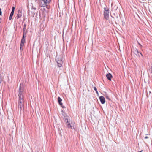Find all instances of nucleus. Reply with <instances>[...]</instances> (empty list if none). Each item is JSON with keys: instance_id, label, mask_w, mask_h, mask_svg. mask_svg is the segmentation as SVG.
Returning <instances> with one entry per match:
<instances>
[{"instance_id": "obj_11", "label": "nucleus", "mask_w": 152, "mask_h": 152, "mask_svg": "<svg viewBox=\"0 0 152 152\" xmlns=\"http://www.w3.org/2000/svg\"><path fill=\"white\" fill-rule=\"evenodd\" d=\"M134 53L136 55H139V54H140L142 56H143V55L140 52H139L137 49H136L134 50Z\"/></svg>"}, {"instance_id": "obj_4", "label": "nucleus", "mask_w": 152, "mask_h": 152, "mask_svg": "<svg viewBox=\"0 0 152 152\" xmlns=\"http://www.w3.org/2000/svg\"><path fill=\"white\" fill-rule=\"evenodd\" d=\"M109 10L107 8H104V18L108 20L109 19Z\"/></svg>"}, {"instance_id": "obj_19", "label": "nucleus", "mask_w": 152, "mask_h": 152, "mask_svg": "<svg viewBox=\"0 0 152 152\" xmlns=\"http://www.w3.org/2000/svg\"><path fill=\"white\" fill-rule=\"evenodd\" d=\"M94 89L95 91H96L97 90L96 88L95 87H94Z\"/></svg>"}, {"instance_id": "obj_1", "label": "nucleus", "mask_w": 152, "mask_h": 152, "mask_svg": "<svg viewBox=\"0 0 152 152\" xmlns=\"http://www.w3.org/2000/svg\"><path fill=\"white\" fill-rule=\"evenodd\" d=\"M24 86L23 83L20 84L18 92V96L20 98H23V91Z\"/></svg>"}, {"instance_id": "obj_7", "label": "nucleus", "mask_w": 152, "mask_h": 152, "mask_svg": "<svg viewBox=\"0 0 152 152\" xmlns=\"http://www.w3.org/2000/svg\"><path fill=\"white\" fill-rule=\"evenodd\" d=\"M22 16V11L19 10L18 11V14L17 16L15 18V19H18V18H21Z\"/></svg>"}, {"instance_id": "obj_2", "label": "nucleus", "mask_w": 152, "mask_h": 152, "mask_svg": "<svg viewBox=\"0 0 152 152\" xmlns=\"http://www.w3.org/2000/svg\"><path fill=\"white\" fill-rule=\"evenodd\" d=\"M51 1V0H39L38 1V4L41 7H47L48 4L50 3Z\"/></svg>"}, {"instance_id": "obj_21", "label": "nucleus", "mask_w": 152, "mask_h": 152, "mask_svg": "<svg viewBox=\"0 0 152 152\" xmlns=\"http://www.w3.org/2000/svg\"><path fill=\"white\" fill-rule=\"evenodd\" d=\"M150 72L152 73V66H151V68Z\"/></svg>"}, {"instance_id": "obj_17", "label": "nucleus", "mask_w": 152, "mask_h": 152, "mask_svg": "<svg viewBox=\"0 0 152 152\" xmlns=\"http://www.w3.org/2000/svg\"><path fill=\"white\" fill-rule=\"evenodd\" d=\"M12 10H14L15 11V7H12Z\"/></svg>"}, {"instance_id": "obj_8", "label": "nucleus", "mask_w": 152, "mask_h": 152, "mask_svg": "<svg viewBox=\"0 0 152 152\" xmlns=\"http://www.w3.org/2000/svg\"><path fill=\"white\" fill-rule=\"evenodd\" d=\"M65 121L66 122V124L67 125L68 127L69 128H71V129H72L73 127L71 126L69 123L68 122V119H65Z\"/></svg>"}, {"instance_id": "obj_5", "label": "nucleus", "mask_w": 152, "mask_h": 152, "mask_svg": "<svg viewBox=\"0 0 152 152\" xmlns=\"http://www.w3.org/2000/svg\"><path fill=\"white\" fill-rule=\"evenodd\" d=\"M26 37L24 36H23L22 38L21 39L20 45V50H22L23 48V47L24 46V43L25 42V37Z\"/></svg>"}, {"instance_id": "obj_26", "label": "nucleus", "mask_w": 152, "mask_h": 152, "mask_svg": "<svg viewBox=\"0 0 152 152\" xmlns=\"http://www.w3.org/2000/svg\"><path fill=\"white\" fill-rule=\"evenodd\" d=\"M140 54H139V55H137V56H140Z\"/></svg>"}, {"instance_id": "obj_22", "label": "nucleus", "mask_w": 152, "mask_h": 152, "mask_svg": "<svg viewBox=\"0 0 152 152\" xmlns=\"http://www.w3.org/2000/svg\"><path fill=\"white\" fill-rule=\"evenodd\" d=\"M1 14H2V12L1 11V9H0V15H1Z\"/></svg>"}, {"instance_id": "obj_3", "label": "nucleus", "mask_w": 152, "mask_h": 152, "mask_svg": "<svg viewBox=\"0 0 152 152\" xmlns=\"http://www.w3.org/2000/svg\"><path fill=\"white\" fill-rule=\"evenodd\" d=\"M24 104L23 98H19L18 102V108L20 109V112L23 110Z\"/></svg>"}, {"instance_id": "obj_10", "label": "nucleus", "mask_w": 152, "mask_h": 152, "mask_svg": "<svg viewBox=\"0 0 152 152\" xmlns=\"http://www.w3.org/2000/svg\"><path fill=\"white\" fill-rule=\"evenodd\" d=\"M106 76L109 80L111 81V78L112 77V76L110 73H109L107 74L106 75Z\"/></svg>"}, {"instance_id": "obj_14", "label": "nucleus", "mask_w": 152, "mask_h": 152, "mask_svg": "<svg viewBox=\"0 0 152 152\" xmlns=\"http://www.w3.org/2000/svg\"><path fill=\"white\" fill-rule=\"evenodd\" d=\"M13 14H10V16L9 18V19L10 20H11L12 19V17L13 16Z\"/></svg>"}, {"instance_id": "obj_24", "label": "nucleus", "mask_w": 152, "mask_h": 152, "mask_svg": "<svg viewBox=\"0 0 152 152\" xmlns=\"http://www.w3.org/2000/svg\"><path fill=\"white\" fill-rule=\"evenodd\" d=\"M96 91L97 94L98 95V91L97 90V91Z\"/></svg>"}, {"instance_id": "obj_6", "label": "nucleus", "mask_w": 152, "mask_h": 152, "mask_svg": "<svg viewBox=\"0 0 152 152\" xmlns=\"http://www.w3.org/2000/svg\"><path fill=\"white\" fill-rule=\"evenodd\" d=\"M58 64V66L59 67L61 66L63 64L62 60L58 58H57L56 59Z\"/></svg>"}, {"instance_id": "obj_27", "label": "nucleus", "mask_w": 152, "mask_h": 152, "mask_svg": "<svg viewBox=\"0 0 152 152\" xmlns=\"http://www.w3.org/2000/svg\"><path fill=\"white\" fill-rule=\"evenodd\" d=\"M111 16L112 17H113V18H114V17L112 15H111Z\"/></svg>"}, {"instance_id": "obj_30", "label": "nucleus", "mask_w": 152, "mask_h": 152, "mask_svg": "<svg viewBox=\"0 0 152 152\" xmlns=\"http://www.w3.org/2000/svg\"><path fill=\"white\" fill-rule=\"evenodd\" d=\"M116 8L117 9L118 8V7L117 6H116Z\"/></svg>"}, {"instance_id": "obj_16", "label": "nucleus", "mask_w": 152, "mask_h": 152, "mask_svg": "<svg viewBox=\"0 0 152 152\" xmlns=\"http://www.w3.org/2000/svg\"><path fill=\"white\" fill-rule=\"evenodd\" d=\"M24 28H23V31H25V29H26V25L25 24L24 25Z\"/></svg>"}, {"instance_id": "obj_13", "label": "nucleus", "mask_w": 152, "mask_h": 152, "mask_svg": "<svg viewBox=\"0 0 152 152\" xmlns=\"http://www.w3.org/2000/svg\"><path fill=\"white\" fill-rule=\"evenodd\" d=\"M120 17L119 15L117 14H116V18L117 19V20H118V19L119 18V17Z\"/></svg>"}, {"instance_id": "obj_28", "label": "nucleus", "mask_w": 152, "mask_h": 152, "mask_svg": "<svg viewBox=\"0 0 152 152\" xmlns=\"http://www.w3.org/2000/svg\"><path fill=\"white\" fill-rule=\"evenodd\" d=\"M33 9H34L35 10H36V8H33Z\"/></svg>"}, {"instance_id": "obj_15", "label": "nucleus", "mask_w": 152, "mask_h": 152, "mask_svg": "<svg viewBox=\"0 0 152 152\" xmlns=\"http://www.w3.org/2000/svg\"><path fill=\"white\" fill-rule=\"evenodd\" d=\"M105 97L106 99H107L109 100H110V98H109V96L107 94H106Z\"/></svg>"}, {"instance_id": "obj_20", "label": "nucleus", "mask_w": 152, "mask_h": 152, "mask_svg": "<svg viewBox=\"0 0 152 152\" xmlns=\"http://www.w3.org/2000/svg\"><path fill=\"white\" fill-rule=\"evenodd\" d=\"M26 34V33H25V31H23V36H25V34Z\"/></svg>"}, {"instance_id": "obj_18", "label": "nucleus", "mask_w": 152, "mask_h": 152, "mask_svg": "<svg viewBox=\"0 0 152 152\" xmlns=\"http://www.w3.org/2000/svg\"><path fill=\"white\" fill-rule=\"evenodd\" d=\"M14 11L12 10L10 14L13 15L14 13Z\"/></svg>"}, {"instance_id": "obj_23", "label": "nucleus", "mask_w": 152, "mask_h": 152, "mask_svg": "<svg viewBox=\"0 0 152 152\" xmlns=\"http://www.w3.org/2000/svg\"><path fill=\"white\" fill-rule=\"evenodd\" d=\"M116 14H117V13H113V15H114L116 17Z\"/></svg>"}, {"instance_id": "obj_9", "label": "nucleus", "mask_w": 152, "mask_h": 152, "mask_svg": "<svg viewBox=\"0 0 152 152\" xmlns=\"http://www.w3.org/2000/svg\"><path fill=\"white\" fill-rule=\"evenodd\" d=\"M99 99L102 104H104L105 102L104 98L103 96H100L99 97Z\"/></svg>"}, {"instance_id": "obj_25", "label": "nucleus", "mask_w": 152, "mask_h": 152, "mask_svg": "<svg viewBox=\"0 0 152 152\" xmlns=\"http://www.w3.org/2000/svg\"><path fill=\"white\" fill-rule=\"evenodd\" d=\"M145 139H147V138H148V137L147 136H146L145 137Z\"/></svg>"}, {"instance_id": "obj_29", "label": "nucleus", "mask_w": 152, "mask_h": 152, "mask_svg": "<svg viewBox=\"0 0 152 152\" xmlns=\"http://www.w3.org/2000/svg\"><path fill=\"white\" fill-rule=\"evenodd\" d=\"M1 18H0V23H1Z\"/></svg>"}, {"instance_id": "obj_12", "label": "nucleus", "mask_w": 152, "mask_h": 152, "mask_svg": "<svg viewBox=\"0 0 152 152\" xmlns=\"http://www.w3.org/2000/svg\"><path fill=\"white\" fill-rule=\"evenodd\" d=\"M58 101L59 103V104L62 106V103L61 102V101H62V99L60 97H58Z\"/></svg>"}]
</instances>
